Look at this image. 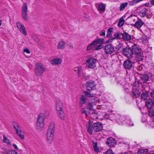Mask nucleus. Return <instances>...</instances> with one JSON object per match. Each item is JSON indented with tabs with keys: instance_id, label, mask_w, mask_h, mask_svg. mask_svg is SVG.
Masks as SVG:
<instances>
[{
	"instance_id": "obj_53",
	"label": "nucleus",
	"mask_w": 154,
	"mask_h": 154,
	"mask_svg": "<svg viewBox=\"0 0 154 154\" xmlns=\"http://www.w3.org/2000/svg\"><path fill=\"white\" fill-rule=\"evenodd\" d=\"M149 115L151 117H152L154 115V111L152 110L149 111Z\"/></svg>"
},
{
	"instance_id": "obj_57",
	"label": "nucleus",
	"mask_w": 154,
	"mask_h": 154,
	"mask_svg": "<svg viewBox=\"0 0 154 154\" xmlns=\"http://www.w3.org/2000/svg\"><path fill=\"white\" fill-rule=\"evenodd\" d=\"M109 114H106L104 115L103 117L104 118L109 119Z\"/></svg>"
},
{
	"instance_id": "obj_62",
	"label": "nucleus",
	"mask_w": 154,
	"mask_h": 154,
	"mask_svg": "<svg viewBox=\"0 0 154 154\" xmlns=\"http://www.w3.org/2000/svg\"><path fill=\"white\" fill-rule=\"evenodd\" d=\"M142 151H141L140 152V151H138V153H139V154H140V152H143V150H142Z\"/></svg>"
},
{
	"instance_id": "obj_23",
	"label": "nucleus",
	"mask_w": 154,
	"mask_h": 154,
	"mask_svg": "<svg viewBox=\"0 0 154 154\" xmlns=\"http://www.w3.org/2000/svg\"><path fill=\"white\" fill-rule=\"evenodd\" d=\"M115 140L112 137H110L107 140L106 142V144L110 147H112L114 146Z\"/></svg>"
},
{
	"instance_id": "obj_12",
	"label": "nucleus",
	"mask_w": 154,
	"mask_h": 154,
	"mask_svg": "<svg viewBox=\"0 0 154 154\" xmlns=\"http://www.w3.org/2000/svg\"><path fill=\"white\" fill-rule=\"evenodd\" d=\"M137 11L141 17H144L148 13V10L144 7L140 8L137 10Z\"/></svg>"
},
{
	"instance_id": "obj_38",
	"label": "nucleus",
	"mask_w": 154,
	"mask_h": 154,
	"mask_svg": "<svg viewBox=\"0 0 154 154\" xmlns=\"http://www.w3.org/2000/svg\"><path fill=\"white\" fill-rule=\"evenodd\" d=\"M12 125L14 128L15 129L16 131L20 129L18 124L15 122H13Z\"/></svg>"
},
{
	"instance_id": "obj_41",
	"label": "nucleus",
	"mask_w": 154,
	"mask_h": 154,
	"mask_svg": "<svg viewBox=\"0 0 154 154\" xmlns=\"http://www.w3.org/2000/svg\"><path fill=\"white\" fill-rule=\"evenodd\" d=\"M143 82H146L149 79V76L147 75H143L141 77Z\"/></svg>"
},
{
	"instance_id": "obj_60",
	"label": "nucleus",
	"mask_w": 154,
	"mask_h": 154,
	"mask_svg": "<svg viewBox=\"0 0 154 154\" xmlns=\"http://www.w3.org/2000/svg\"><path fill=\"white\" fill-rule=\"evenodd\" d=\"M151 3L152 4H154V0H152L151 2Z\"/></svg>"
},
{
	"instance_id": "obj_14",
	"label": "nucleus",
	"mask_w": 154,
	"mask_h": 154,
	"mask_svg": "<svg viewBox=\"0 0 154 154\" xmlns=\"http://www.w3.org/2000/svg\"><path fill=\"white\" fill-rule=\"evenodd\" d=\"M17 26L19 30L22 34L25 35H27V33L23 25H22L19 22L17 23Z\"/></svg>"
},
{
	"instance_id": "obj_5",
	"label": "nucleus",
	"mask_w": 154,
	"mask_h": 154,
	"mask_svg": "<svg viewBox=\"0 0 154 154\" xmlns=\"http://www.w3.org/2000/svg\"><path fill=\"white\" fill-rule=\"evenodd\" d=\"M97 60L93 57L88 58L86 62V66L88 68L93 69L96 66Z\"/></svg>"
},
{
	"instance_id": "obj_63",
	"label": "nucleus",
	"mask_w": 154,
	"mask_h": 154,
	"mask_svg": "<svg viewBox=\"0 0 154 154\" xmlns=\"http://www.w3.org/2000/svg\"><path fill=\"white\" fill-rule=\"evenodd\" d=\"M149 154H154V153H149Z\"/></svg>"
},
{
	"instance_id": "obj_46",
	"label": "nucleus",
	"mask_w": 154,
	"mask_h": 154,
	"mask_svg": "<svg viewBox=\"0 0 154 154\" xmlns=\"http://www.w3.org/2000/svg\"><path fill=\"white\" fill-rule=\"evenodd\" d=\"M90 116V117L93 119H98L97 117V114L95 113H90V114L89 115Z\"/></svg>"
},
{
	"instance_id": "obj_21",
	"label": "nucleus",
	"mask_w": 154,
	"mask_h": 154,
	"mask_svg": "<svg viewBox=\"0 0 154 154\" xmlns=\"http://www.w3.org/2000/svg\"><path fill=\"white\" fill-rule=\"evenodd\" d=\"M62 60L59 58H56L52 59L51 61L52 64L58 65L60 64L62 62Z\"/></svg>"
},
{
	"instance_id": "obj_9",
	"label": "nucleus",
	"mask_w": 154,
	"mask_h": 154,
	"mask_svg": "<svg viewBox=\"0 0 154 154\" xmlns=\"http://www.w3.org/2000/svg\"><path fill=\"white\" fill-rule=\"evenodd\" d=\"M86 87L87 90L89 91L95 90L96 89V85L94 82L93 81L87 82L86 84Z\"/></svg>"
},
{
	"instance_id": "obj_47",
	"label": "nucleus",
	"mask_w": 154,
	"mask_h": 154,
	"mask_svg": "<svg viewBox=\"0 0 154 154\" xmlns=\"http://www.w3.org/2000/svg\"><path fill=\"white\" fill-rule=\"evenodd\" d=\"M95 45L93 43V42L90 44L87 47V50H93V46L94 45Z\"/></svg>"
},
{
	"instance_id": "obj_30",
	"label": "nucleus",
	"mask_w": 154,
	"mask_h": 154,
	"mask_svg": "<svg viewBox=\"0 0 154 154\" xmlns=\"http://www.w3.org/2000/svg\"><path fill=\"white\" fill-rule=\"evenodd\" d=\"M116 48L118 50H119L120 49L123 48L124 46L122 43L120 42L118 40L116 42Z\"/></svg>"
},
{
	"instance_id": "obj_55",
	"label": "nucleus",
	"mask_w": 154,
	"mask_h": 154,
	"mask_svg": "<svg viewBox=\"0 0 154 154\" xmlns=\"http://www.w3.org/2000/svg\"><path fill=\"white\" fill-rule=\"evenodd\" d=\"M23 51L24 52H26L27 54H29L30 53V51H29V50L27 48H25L24 49Z\"/></svg>"
},
{
	"instance_id": "obj_54",
	"label": "nucleus",
	"mask_w": 154,
	"mask_h": 154,
	"mask_svg": "<svg viewBox=\"0 0 154 154\" xmlns=\"http://www.w3.org/2000/svg\"><path fill=\"white\" fill-rule=\"evenodd\" d=\"M100 35L101 36H104L105 35V31L104 30H103L100 32Z\"/></svg>"
},
{
	"instance_id": "obj_48",
	"label": "nucleus",
	"mask_w": 154,
	"mask_h": 154,
	"mask_svg": "<svg viewBox=\"0 0 154 154\" xmlns=\"http://www.w3.org/2000/svg\"><path fill=\"white\" fill-rule=\"evenodd\" d=\"M136 18L137 17L135 15H131L128 18V19H129L130 20H133V21L134 22Z\"/></svg>"
},
{
	"instance_id": "obj_18",
	"label": "nucleus",
	"mask_w": 154,
	"mask_h": 154,
	"mask_svg": "<svg viewBox=\"0 0 154 154\" xmlns=\"http://www.w3.org/2000/svg\"><path fill=\"white\" fill-rule=\"evenodd\" d=\"M122 39L125 41H129L131 39V36L126 32H124L122 33Z\"/></svg>"
},
{
	"instance_id": "obj_11",
	"label": "nucleus",
	"mask_w": 154,
	"mask_h": 154,
	"mask_svg": "<svg viewBox=\"0 0 154 154\" xmlns=\"http://www.w3.org/2000/svg\"><path fill=\"white\" fill-rule=\"evenodd\" d=\"M54 132L47 131L46 133V140L48 143H51L53 141Z\"/></svg>"
},
{
	"instance_id": "obj_34",
	"label": "nucleus",
	"mask_w": 154,
	"mask_h": 154,
	"mask_svg": "<svg viewBox=\"0 0 154 154\" xmlns=\"http://www.w3.org/2000/svg\"><path fill=\"white\" fill-rule=\"evenodd\" d=\"M80 100L81 104H85L86 103V99L85 97V96L83 95L81 96L80 98Z\"/></svg>"
},
{
	"instance_id": "obj_15",
	"label": "nucleus",
	"mask_w": 154,
	"mask_h": 154,
	"mask_svg": "<svg viewBox=\"0 0 154 154\" xmlns=\"http://www.w3.org/2000/svg\"><path fill=\"white\" fill-rule=\"evenodd\" d=\"M97 9L100 12H104L105 10L106 5L102 2H101L96 5Z\"/></svg>"
},
{
	"instance_id": "obj_37",
	"label": "nucleus",
	"mask_w": 154,
	"mask_h": 154,
	"mask_svg": "<svg viewBox=\"0 0 154 154\" xmlns=\"http://www.w3.org/2000/svg\"><path fill=\"white\" fill-rule=\"evenodd\" d=\"M3 142L4 143H6L8 144V145H10L11 144L9 140L8 139L5 137V135L3 134Z\"/></svg>"
},
{
	"instance_id": "obj_36",
	"label": "nucleus",
	"mask_w": 154,
	"mask_h": 154,
	"mask_svg": "<svg viewBox=\"0 0 154 154\" xmlns=\"http://www.w3.org/2000/svg\"><path fill=\"white\" fill-rule=\"evenodd\" d=\"M128 5V3L127 2L122 3L120 6L119 10L121 11H123Z\"/></svg>"
},
{
	"instance_id": "obj_28",
	"label": "nucleus",
	"mask_w": 154,
	"mask_h": 154,
	"mask_svg": "<svg viewBox=\"0 0 154 154\" xmlns=\"http://www.w3.org/2000/svg\"><path fill=\"white\" fill-rule=\"evenodd\" d=\"M55 124L52 122L50 124L47 131L54 132Z\"/></svg>"
},
{
	"instance_id": "obj_16",
	"label": "nucleus",
	"mask_w": 154,
	"mask_h": 154,
	"mask_svg": "<svg viewBox=\"0 0 154 154\" xmlns=\"http://www.w3.org/2000/svg\"><path fill=\"white\" fill-rule=\"evenodd\" d=\"M123 65L126 69H129L132 67V64L130 60H127L124 61Z\"/></svg>"
},
{
	"instance_id": "obj_27",
	"label": "nucleus",
	"mask_w": 154,
	"mask_h": 154,
	"mask_svg": "<svg viewBox=\"0 0 154 154\" xmlns=\"http://www.w3.org/2000/svg\"><path fill=\"white\" fill-rule=\"evenodd\" d=\"M104 43V39L103 38H98L93 41V43L95 45L98 44L101 45Z\"/></svg>"
},
{
	"instance_id": "obj_43",
	"label": "nucleus",
	"mask_w": 154,
	"mask_h": 154,
	"mask_svg": "<svg viewBox=\"0 0 154 154\" xmlns=\"http://www.w3.org/2000/svg\"><path fill=\"white\" fill-rule=\"evenodd\" d=\"M124 22L122 17H121L119 20V22L118 23V26L119 27L122 26L123 25Z\"/></svg>"
},
{
	"instance_id": "obj_29",
	"label": "nucleus",
	"mask_w": 154,
	"mask_h": 154,
	"mask_svg": "<svg viewBox=\"0 0 154 154\" xmlns=\"http://www.w3.org/2000/svg\"><path fill=\"white\" fill-rule=\"evenodd\" d=\"M16 132L18 135L21 139H24V132L22 131L20 129L16 131Z\"/></svg>"
},
{
	"instance_id": "obj_24",
	"label": "nucleus",
	"mask_w": 154,
	"mask_h": 154,
	"mask_svg": "<svg viewBox=\"0 0 154 154\" xmlns=\"http://www.w3.org/2000/svg\"><path fill=\"white\" fill-rule=\"evenodd\" d=\"M57 113L59 118L63 120H65L66 116L65 113L63 110L57 111Z\"/></svg>"
},
{
	"instance_id": "obj_8",
	"label": "nucleus",
	"mask_w": 154,
	"mask_h": 154,
	"mask_svg": "<svg viewBox=\"0 0 154 154\" xmlns=\"http://www.w3.org/2000/svg\"><path fill=\"white\" fill-rule=\"evenodd\" d=\"M133 45H132L131 50L133 53H135L139 57H141V50L140 48H139L137 45H136L133 43Z\"/></svg>"
},
{
	"instance_id": "obj_31",
	"label": "nucleus",
	"mask_w": 154,
	"mask_h": 154,
	"mask_svg": "<svg viewBox=\"0 0 154 154\" xmlns=\"http://www.w3.org/2000/svg\"><path fill=\"white\" fill-rule=\"evenodd\" d=\"M93 148L94 149V151L98 153L100 152V150H99V148L98 147L97 142H94V141H93Z\"/></svg>"
},
{
	"instance_id": "obj_2",
	"label": "nucleus",
	"mask_w": 154,
	"mask_h": 154,
	"mask_svg": "<svg viewBox=\"0 0 154 154\" xmlns=\"http://www.w3.org/2000/svg\"><path fill=\"white\" fill-rule=\"evenodd\" d=\"M45 71L46 68L42 64L38 63L35 64V73L37 75L42 76L43 72Z\"/></svg>"
},
{
	"instance_id": "obj_3",
	"label": "nucleus",
	"mask_w": 154,
	"mask_h": 154,
	"mask_svg": "<svg viewBox=\"0 0 154 154\" xmlns=\"http://www.w3.org/2000/svg\"><path fill=\"white\" fill-rule=\"evenodd\" d=\"M45 116L43 113L39 114L36 123V126L38 129H42L44 127V119Z\"/></svg>"
},
{
	"instance_id": "obj_49",
	"label": "nucleus",
	"mask_w": 154,
	"mask_h": 154,
	"mask_svg": "<svg viewBox=\"0 0 154 154\" xmlns=\"http://www.w3.org/2000/svg\"><path fill=\"white\" fill-rule=\"evenodd\" d=\"M103 48V46L101 45H99L95 46L94 47V49L95 50H97L99 49H100Z\"/></svg>"
},
{
	"instance_id": "obj_58",
	"label": "nucleus",
	"mask_w": 154,
	"mask_h": 154,
	"mask_svg": "<svg viewBox=\"0 0 154 154\" xmlns=\"http://www.w3.org/2000/svg\"><path fill=\"white\" fill-rule=\"evenodd\" d=\"M13 146L14 147V148L15 149L17 150L18 149L17 147V145L15 144H13Z\"/></svg>"
},
{
	"instance_id": "obj_45",
	"label": "nucleus",
	"mask_w": 154,
	"mask_h": 154,
	"mask_svg": "<svg viewBox=\"0 0 154 154\" xmlns=\"http://www.w3.org/2000/svg\"><path fill=\"white\" fill-rule=\"evenodd\" d=\"M99 100L97 98H93V99H92V100L91 102L94 105H96V104L98 102H99Z\"/></svg>"
},
{
	"instance_id": "obj_52",
	"label": "nucleus",
	"mask_w": 154,
	"mask_h": 154,
	"mask_svg": "<svg viewBox=\"0 0 154 154\" xmlns=\"http://www.w3.org/2000/svg\"><path fill=\"white\" fill-rule=\"evenodd\" d=\"M6 154H18V153L14 150H11L8 151Z\"/></svg>"
},
{
	"instance_id": "obj_56",
	"label": "nucleus",
	"mask_w": 154,
	"mask_h": 154,
	"mask_svg": "<svg viewBox=\"0 0 154 154\" xmlns=\"http://www.w3.org/2000/svg\"><path fill=\"white\" fill-rule=\"evenodd\" d=\"M142 43L144 45H146L148 43V41L146 39H144L142 41Z\"/></svg>"
},
{
	"instance_id": "obj_13",
	"label": "nucleus",
	"mask_w": 154,
	"mask_h": 154,
	"mask_svg": "<svg viewBox=\"0 0 154 154\" xmlns=\"http://www.w3.org/2000/svg\"><path fill=\"white\" fill-rule=\"evenodd\" d=\"M122 51L124 54L128 58H130L132 57L133 52L131 49L126 48L123 49Z\"/></svg>"
},
{
	"instance_id": "obj_33",
	"label": "nucleus",
	"mask_w": 154,
	"mask_h": 154,
	"mask_svg": "<svg viewBox=\"0 0 154 154\" xmlns=\"http://www.w3.org/2000/svg\"><path fill=\"white\" fill-rule=\"evenodd\" d=\"M81 112L82 113L85 114L86 116H88L90 114V112L88 109L85 108H82Z\"/></svg>"
},
{
	"instance_id": "obj_51",
	"label": "nucleus",
	"mask_w": 154,
	"mask_h": 154,
	"mask_svg": "<svg viewBox=\"0 0 154 154\" xmlns=\"http://www.w3.org/2000/svg\"><path fill=\"white\" fill-rule=\"evenodd\" d=\"M104 154H114V153L112 150L109 149L105 152Z\"/></svg>"
},
{
	"instance_id": "obj_61",
	"label": "nucleus",
	"mask_w": 154,
	"mask_h": 154,
	"mask_svg": "<svg viewBox=\"0 0 154 154\" xmlns=\"http://www.w3.org/2000/svg\"><path fill=\"white\" fill-rule=\"evenodd\" d=\"M2 21L1 20H0V26L2 25Z\"/></svg>"
},
{
	"instance_id": "obj_20",
	"label": "nucleus",
	"mask_w": 154,
	"mask_h": 154,
	"mask_svg": "<svg viewBox=\"0 0 154 154\" xmlns=\"http://www.w3.org/2000/svg\"><path fill=\"white\" fill-rule=\"evenodd\" d=\"M116 80L117 84H120L121 85L123 86L125 84V79L124 78L119 76L116 78Z\"/></svg>"
},
{
	"instance_id": "obj_26",
	"label": "nucleus",
	"mask_w": 154,
	"mask_h": 154,
	"mask_svg": "<svg viewBox=\"0 0 154 154\" xmlns=\"http://www.w3.org/2000/svg\"><path fill=\"white\" fill-rule=\"evenodd\" d=\"M143 24V23L141 20L140 19H138V20L135 22L134 24V26L137 28H140L141 27Z\"/></svg>"
},
{
	"instance_id": "obj_32",
	"label": "nucleus",
	"mask_w": 154,
	"mask_h": 154,
	"mask_svg": "<svg viewBox=\"0 0 154 154\" xmlns=\"http://www.w3.org/2000/svg\"><path fill=\"white\" fill-rule=\"evenodd\" d=\"M113 30L114 29L113 28H109L108 30L106 36L108 38L111 37L113 32Z\"/></svg>"
},
{
	"instance_id": "obj_50",
	"label": "nucleus",
	"mask_w": 154,
	"mask_h": 154,
	"mask_svg": "<svg viewBox=\"0 0 154 154\" xmlns=\"http://www.w3.org/2000/svg\"><path fill=\"white\" fill-rule=\"evenodd\" d=\"M94 105L93 104H92V103L91 102H90L88 103L87 105V107L89 109L91 110L93 109L92 108L93 106Z\"/></svg>"
},
{
	"instance_id": "obj_39",
	"label": "nucleus",
	"mask_w": 154,
	"mask_h": 154,
	"mask_svg": "<svg viewBox=\"0 0 154 154\" xmlns=\"http://www.w3.org/2000/svg\"><path fill=\"white\" fill-rule=\"evenodd\" d=\"M21 14L22 18L25 20H27L28 18V14L27 12H21Z\"/></svg>"
},
{
	"instance_id": "obj_6",
	"label": "nucleus",
	"mask_w": 154,
	"mask_h": 154,
	"mask_svg": "<svg viewBox=\"0 0 154 154\" xmlns=\"http://www.w3.org/2000/svg\"><path fill=\"white\" fill-rule=\"evenodd\" d=\"M121 35H122V33L120 32H115L113 34L114 37L109 39L106 41V42L116 44V42L118 41V39H122Z\"/></svg>"
},
{
	"instance_id": "obj_4",
	"label": "nucleus",
	"mask_w": 154,
	"mask_h": 154,
	"mask_svg": "<svg viewBox=\"0 0 154 154\" xmlns=\"http://www.w3.org/2000/svg\"><path fill=\"white\" fill-rule=\"evenodd\" d=\"M123 116H121L119 114H109V119L112 121H115L119 125H122L123 124V122L121 121V119H123Z\"/></svg>"
},
{
	"instance_id": "obj_40",
	"label": "nucleus",
	"mask_w": 154,
	"mask_h": 154,
	"mask_svg": "<svg viewBox=\"0 0 154 154\" xmlns=\"http://www.w3.org/2000/svg\"><path fill=\"white\" fill-rule=\"evenodd\" d=\"M148 95V93L147 91H145L143 92L141 94V98L144 100L147 99Z\"/></svg>"
},
{
	"instance_id": "obj_22",
	"label": "nucleus",
	"mask_w": 154,
	"mask_h": 154,
	"mask_svg": "<svg viewBox=\"0 0 154 154\" xmlns=\"http://www.w3.org/2000/svg\"><path fill=\"white\" fill-rule=\"evenodd\" d=\"M74 71L77 72L79 77L80 78L82 77V68L81 66H80L75 67Z\"/></svg>"
},
{
	"instance_id": "obj_19",
	"label": "nucleus",
	"mask_w": 154,
	"mask_h": 154,
	"mask_svg": "<svg viewBox=\"0 0 154 154\" xmlns=\"http://www.w3.org/2000/svg\"><path fill=\"white\" fill-rule=\"evenodd\" d=\"M121 121L123 122V124L122 125L126 124L129 126L133 125V123L131 121L130 119H129L126 118L123 116V119H121Z\"/></svg>"
},
{
	"instance_id": "obj_10",
	"label": "nucleus",
	"mask_w": 154,
	"mask_h": 154,
	"mask_svg": "<svg viewBox=\"0 0 154 154\" xmlns=\"http://www.w3.org/2000/svg\"><path fill=\"white\" fill-rule=\"evenodd\" d=\"M105 50L106 54H111L114 51V47L111 44H108L106 45L104 48Z\"/></svg>"
},
{
	"instance_id": "obj_42",
	"label": "nucleus",
	"mask_w": 154,
	"mask_h": 154,
	"mask_svg": "<svg viewBox=\"0 0 154 154\" xmlns=\"http://www.w3.org/2000/svg\"><path fill=\"white\" fill-rule=\"evenodd\" d=\"M146 105L148 108L150 109L153 105V103L151 101H147L146 102Z\"/></svg>"
},
{
	"instance_id": "obj_17",
	"label": "nucleus",
	"mask_w": 154,
	"mask_h": 154,
	"mask_svg": "<svg viewBox=\"0 0 154 154\" xmlns=\"http://www.w3.org/2000/svg\"><path fill=\"white\" fill-rule=\"evenodd\" d=\"M63 104L62 101L58 100L57 101L56 109L57 111L63 110Z\"/></svg>"
},
{
	"instance_id": "obj_44",
	"label": "nucleus",
	"mask_w": 154,
	"mask_h": 154,
	"mask_svg": "<svg viewBox=\"0 0 154 154\" xmlns=\"http://www.w3.org/2000/svg\"><path fill=\"white\" fill-rule=\"evenodd\" d=\"M85 95L88 97H93L95 94H91L90 92L88 91H85L84 92Z\"/></svg>"
},
{
	"instance_id": "obj_25",
	"label": "nucleus",
	"mask_w": 154,
	"mask_h": 154,
	"mask_svg": "<svg viewBox=\"0 0 154 154\" xmlns=\"http://www.w3.org/2000/svg\"><path fill=\"white\" fill-rule=\"evenodd\" d=\"M66 42L63 41L59 42L58 43L57 49L59 50H62L65 48Z\"/></svg>"
},
{
	"instance_id": "obj_7",
	"label": "nucleus",
	"mask_w": 154,
	"mask_h": 154,
	"mask_svg": "<svg viewBox=\"0 0 154 154\" xmlns=\"http://www.w3.org/2000/svg\"><path fill=\"white\" fill-rule=\"evenodd\" d=\"M132 95L133 97H136L140 94V92L138 88V84L135 82L133 85Z\"/></svg>"
},
{
	"instance_id": "obj_35",
	"label": "nucleus",
	"mask_w": 154,
	"mask_h": 154,
	"mask_svg": "<svg viewBox=\"0 0 154 154\" xmlns=\"http://www.w3.org/2000/svg\"><path fill=\"white\" fill-rule=\"evenodd\" d=\"M28 7L27 4L25 3L23 4L22 7L21 12H27Z\"/></svg>"
},
{
	"instance_id": "obj_59",
	"label": "nucleus",
	"mask_w": 154,
	"mask_h": 154,
	"mask_svg": "<svg viewBox=\"0 0 154 154\" xmlns=\"http://www.w3.org/2000/svg\"><path fill=\"white\" fill-rule=\"evenodd\" d=\"M69 47L71 49L73 48V46L72 45V44H70Z\"/></svg>"
},
{
	"instance_id": "obj_1",
	"label": "nucleus",
	"mask_w": 154,
	"mask_h": 154,
	"mask_svg": "<svg viewBox=\"0 0 154 154\" xmlns=\"http://www.w3.org/2000/svg\"><path fill=\"white\" fill-rule=\"evenodd\" d=\"M89 133L91 134L94 131L95 132H99L103 129L102 124L99 122L94 123L91 120L88 121V124L87 126Z\"/></svg>"
}]
</instances>
